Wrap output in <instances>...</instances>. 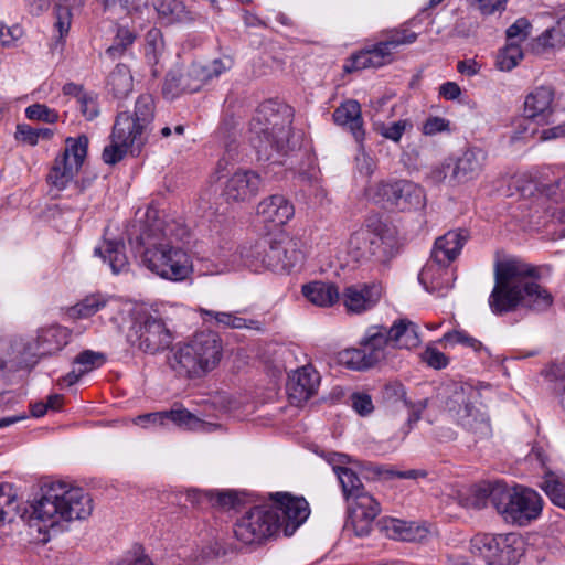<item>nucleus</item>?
Returning <instances> with one entry per match:
<instances>
[{
    "instance_id": "f257e3e1",
    "label": "nucleus",
    "mask_w": 565,
    "mask_h": 565,
    "mask_svg": "<svg viewBox=\"0 0 565 565\" xmlns=\"http://www.w3.org/2000/svg\"><path fill=\"white\" fill-rule=\"evenodd\" d=\"M542 269L520 259L497 263L494 287L488 300L492 313L502 316L520 306L534 311L548 309L553 297L535 281L540 279Z\"/></svg>"
},
{
    "instance_id": "f03ea898",
    "label": "nucleus",
    "mask_w": 565,
    "mask_h": 565,
    "mask_svg": "<svg viewBox=\"0 0 565 565\" xmlns=\"http://www.w3.org/2000/svg\"><path fill=\"white\" fill-rule=\"evenodd\" d=\"M29 524L42 523L54 529L63 522L85 520L93 512L90 495L79 487L64 481L46 482L40 488L36 499L30 504Z\"/></svg>"
},
{
    "instance_id": "7ed1b4c3",
    "label": "nucleus",
    "mask_w": 565,
    "mask_h": 565,
    "mask_svg": "<svg viewBox=\"0 0 565 565\" xmlns=\"http://www.w3.org/2000/svg\"><path fill=\"white\" fill-rule=\"evenodd\" d=\"M174 224L160 223L146 225L138 243L143 247L141 262L157 276L170 280H185L192 273V259L188 252L172 242Z\"/></svg>"
},
{
    "instance_id": "20e7f679",
    "label": "nucleus",
    "mask_w": 565,
    "mask_h": 565,
    "mask_svg": "<svg viewBox=\"0 0 565 565\" xmlns=\"http://www.w3.org/2000/svg\"><path fill=\"white\" fill-rule=\"evenodd\" d=\"M154 119V100L151 95H140L134 107V113L121 111L116 116L110 134V143L103 150V161L116 164L131 153L141 151L148 139L151 124Z\"/></svg>"
},
{
    "instance_id": "39448f33",
    "label": "nucleus",
    "mask_w": 565,
    "mask_h": 565,
    "mask_svg": "<svg viewBox=\"0 0 565 565\" xmlns=\"http://www.w3.org/2000/svg\"><path fill=\"white\" fill-rule=\"evenodd\" d=\"M222 356L221 337L213 331H200L172 347L167 362L178 377L198 380L216 369Z\"/></svg>"
},
{
    "instance_id": "423d86ee",
    "label": "nucleus",
    "mask_w": 565,
    "mask_h": 565,
    "mask_svg": "<svg viewBox=\"0 0 565 565\" xmlns=\"http://www.w3.org/2000/svg\"><path fill=\"white\" fill-rule=\"evenodd\" d=\"M480 393L469 384L454 383L445 390V407L456 422L477 439L492 435L489 416L476 406Z\"/></svg>"
},
{
    "instance_id": "0eeeda50",
    "label": "nucleus",
    "mask_w": 565,
    "mask_h": 565,
    "mask_svg": "<svg viewBox=\"0 0 565 565\" xmlns=\"http://www.w3.org/2000/svg\"><path fill=\"white\" fill-rule=\"evenodd\" d=\"M417 40V33L412 31L406 24L383 30L380 33V40L352 54L343 64L345 73H353L369 67H382L394 61V54L399 47L414 43Z\"/></svg>"
},
{
    "instance_id": "6e6552de",
    "label": "nucleus",
    "mask_w": 565,
    "mask_h": 565,
    "mask_svg": "<svg viewBox=\"0 0 565 565\" xmlns=\"http://www.w3.org/2000/svg\"><path fill=\"white\" fill-rule=\"evenodd\" d=\"M250 142L259 159L269 160L274 152H285L288 146L290 128L270 103L263 104L250 121Z\"/></svg>"
},
{
    "instance_id": "1a4fd4ad",
    "label": "nucleus",
    "mask_w": 565,
    "mask_h": 565,
    "mask_svg": "<svg viewBox=\"0 0 565 565\" xmlns=\"http://www.w3.org/2000/svg\"><path fill=\"white\" fill-rule=\"evenodd\" d=\"M483 497L507 521L519 524L536 519L542 511V500L537 492L531 489H510L507 484L495 482L489 489H483Z\"/></svg>"
},
{
    "instance_id": "9d476101",
    "label": "nucleus",
    "mask_w": 565,
    "mask_h": 565,
    "mask_svg": "<svg viewBox=\"0 0 565 565\" xmlns=\"http://www.w3.org/2000/svg\"><path fill=\"white\" fill-rule=\"evenodd\" d=\"M174 337L166 321L156 311H138L127 333V340L147 354L168 349Z\"/></svg>"
},
{
    "instance_id": "9b49d317",
    "label": "nucleus",
    "mask_w": 565,
    "mask_h": 565,
    "mask_svg": "<svg viewBox=\"0 0 565 565\" xmlns=\"http://www.w3.org/2000/svg\"><path fill=\"white\" fill-rule=\"evenodd\" d=\"M366 195L374 202L399 212L420 211L426 206L425 190L405 179L380 181L366 189Z\"/></svg>"
},
{
    "instance_id": "f8f14e48",
    "label": "nucleus",
    "mask_w": 565,
    "mask_h": 565,
    "mask_svg": "<svg viewBox=\"0 0 565 565\" xmlns=\"http://www.w3.org/2000/svg\"><path fill=\"white\" fill-rule=\"evenodd\" d=\"M470 551L487 565H515L523 555V543L515 533H479L471 539Z\"/></svg>"
},
{
    "instance_id": "ddd939ff",
    "label": "nucleus",
    "mask_w": 565,
    "mask_h": 565,
    "mask_svg": "<svg viewBox=\"0 0 565 565\" xmlns=\"http://www.w3.org/2000/svg\"><path fill=\"white\" fill-rule=\"evenodd\" d=\"M280 515L271 504L255 505L234 524V535L243 544H262L280 530Z\"/></svg>"
},
{
    "instance_id": "4468645a",
    "label": "nucleus",
    "mask_w": 565,
    "mask_h": 565,
    "mask_svg": "<svg viewBox=\"0 0 565 565\" xmlns=\"http://www.w3.org/2000/svg\"><path fill=\"white\" fill-rule=\"evenodd\" d=\"M246 265L258 270L260 267L274 273H289L296 265L298 253L289 242L264 238L256 243L246 255Z\"/></svg>"
},
{
    "instance_id": "2eb2a0df",
    "label": "nucleus",
    "mask_w": 565,
    "mask_h": 565,
    "mask_svg": "<svg viewBox=\"0 0 565 565\" xmlns=\"http://www.w3.org/2000/svg\"><path fill=\"white\" fill-rule=\"evenodd\" d=\"M270 499L274 501L271 505L280 515V529L284 530L286 536L292 535L310 514L309 503L302 497H295L288 492H276L270 494Z\"/></svg>"
},
{
    "instance_id": "dca6fc26",
    "label": "nucleus",
    "mask_w": 565,
    "mask_h": 565,
    "mask_svg": "<svg viewBox=\"0 0 565 565\" xmlns=\"http://www.w3.org/2000/svg\"><path fill=\"white\" fill-rule=\"evenodd\" d=\"M203 64L191 63L185 70L174 68L167 73L162 93L168 98H175L184 93H195L204 84Z\"/></svg>"
},
{
    "instance_id": "f3484780",
    "label": "nucleus",
    "mask_w": 565,
    "mask_h": 565,
    "mask_svg": "<svg viewBox=\"0 0 565 565\" xmlns=\"http://www.w3.org/2000/svg\"><path fill=\"white\" fill-rule=\"evenodd\" d=\"M263 179L253 170L238 169L224 183L222 196L227 203H245L260 191Z\"/></svg>"
},
{
    "instance_id": "a211bd4d",
    "label": "nucleus",
    "mask_w": 565,
    "mask_h": 565,
    "mask_svg": "<svg viewBox=\"0 0 565 565\" xmlns=\"http://www.w3.org/2000/svg\"><path fill=\"white\" fill-rule=\"evenodd\" d=\"M381 396L386 411L392 414L396 413L399 408L408 409L407 424L409 427L420 419L422 413L428 406V398L420 399L416 403L411 402L407 398L405 386L399 382L385 384L382 388Z\"/></svg>"
},
{
    "instance_id": "6ab92c4d",
    "label": "nucleus",
    "mask_w": 565,
    "mask_h": 565,
    "mask_svg": "<svg viewBox=\"0 0 565 565\" xmlns=\"http://www.w3.org/2000/svg\"><path fill=\"white\" fill-rule=\"evenodd\" d=\"M383 288L380 282H360L344 288L342 302L350 313H363L373 309L382 297Z\"/></svg>"
},
{
    "instance_id": "aec40b11",
    "label": "nucleus",
    "mask_w": 565,
    "mask_h": 565,
    "mask_svg": "<svg viewBox=\"0 0 565 565\" xmlns=\"http://www.w3.org/2000/svg\"><path fill=\"white\" fill-rule=\"evenodd\" d=\"M381 228L380 234L372 235L370 262L387 266L399 253V243L396 230L384 222L381 217L373 215V226Z\"/></svg>"
},
{
    "instance_id": "412c9836",
    "label": "nucleus",
    "mask_w": 565,
    "mask_h": 565,
    "mask_svg": "<svg viewBox=\"0 0 565 565\" xmlns=\"http://www.w3.org/2000/svg\"><path fill=\"white\" fill-rule=\"evenodd\" d=\"M449 265L450 263H440L430 257L418 275L419 282L427 291L444 296L455 281V273Z\"/></svg>"
},
{
    "instance_id": "4be33fe9",
    "label": "nucleus",
    "mask_w": 565,
    "mask_h": 565,
    "mask_svg": "<svg viewBox=\"0 0 565 565\" xmlns=\"http://www.w3.org/2000/svg\"><path fill=\"white\" fill-rule=\"evenodd\" d=\"M486 162V151L480 148H469L454 163L449 180L456 184L475 180L483 171Z\"/></svg>"
},
{
    "instance_id": "5701e85b",
    "label": "nucleus",
    "mask_w": 565,
    "mask_h": 565,
    "mask_svg": "<svg viewBox=\"0 0 565 565\" xmlns=\"http://www.w3.org/2000/svg\"><path fill=\"white\" fill-rule=\"evenodd\" d=\"M295 214L292 203L280 194L263 199L257 205V215L273 227L285 225Z\"/></svg>"
},
{
    "instance_id": "b1692460",
    "label": "nucleus",
    "mask_w": 565,
    "mask_h": 565,
    "mask_svg": "<svg viewBox=\"0 0 565 565\" xmlns=\"http://www.w3.org/2000/svg\"><path fill=\"white\" fill-rule=\"evenodd\" d=\"M377 527L386 537L406 542L423 541L429 533L425 524L406 522L394 518H382L377 522Z\"/></svg>"
},
{
    "instance_id": "393cba45",
    "label": "nucleus",
    "mask_w": 565,
    "mask_h": 565,
    "mask_svg": "<svg viewBox=\"0 0 565 565\" xmlns=\"http://www.w3.org/2000/svg\"><path fill=\"white\" fill-rule=\"evenodd\" d=\"M319 384V373L310 365L302 366L292 374L287 384L289 398L300 405L317 393Z\"/></svg>"
},
{
    "instance_id": "a878e982",
    "label": "nucleus",
    "mask_w": 565,
    "mask_h": 565,
    "mask_svg": "<svg viewBox=\"0 0 565 565\" xmlns=\"http://www.w3.org/2000/svg\"><path fill=\"white\" fill-rule=\"evenodd\" d=\"M553 102L554 89L551 86L535 87L525 97L524 113L537 124H547L554 111Z\"/></svg>"
},
{
    "instance_id": "bb28decb",
    "label": "nucleus",
    "mask_w": 565,
    "mask_h": 565,
    "mask_svg": "<svg viewBox=\"0 0 565 565\" xmlns=\"http://www.w3.org/2000/svg\"><path fill=\"white\" fill-rule=\"evenodd\" d=\"M468 239L469 233L465 228L448 231L436 238L430 257L440 263L451 264L459 256Z\"/></svg>"
},
{
    "instance_id": "cd10ccee",
    "label": "nucleus",
    "mask_w": 565,
    "mask_h": 565,
    "mask_svg": "<svg viewBox=\"0 0 565 565\" xmlns=\"http://www.w3.org/2000/svg\"><path fill=\"white\" fill-rule=\"evenodd\" d=\"M381 228L373 226V216L365 220L362 227L353 232L348 242V254L356 263L371 259L372 235L380 234Z\"/></svg>"
},
{
    "instance_id": "c85d7f7f",
    "label": "nucleus",
    "mask_w": 565,
    "mask_h": 565,
    "mask_svg": "<svg viewBox=\"0 0 565 565\" xmlns=\"http://www.w3.org/2000/svg\"><path fill=\"white\" fill-rule=\"evenodd\" d=\"M332 117L337 125L349 129L356 142H363L365 130L363 128V118L359 102L348 99L341 103L334 109Z\"/></svg>"
},
{
    "instance_id": "c756f323",
    "label": "nucleus",
    "mask_w": 565,
    "mask_h": 565,
    "mask_svg": "<svg viewBox=\"0 0 565 565\" xmlns=\"http://www.w3.org/2000/svg\"><path fill=\"white\" fill-rule=\"evenodd\" d=\"M360 344L364 348L374 365L384 360L387 355V350L392 349L390 334L384 326H371L367 328Z\"/></svg>"
},
{
    "instance_id": "7c9ffc66",
    "label": "nucleus",
    "mask_w": 565,
    "mask_h": 565,
    "mask_svg": "<svg viewBox=\"0 0 565 565\" xmlns=\"http://www.w3.org/2000/svg\"><path fill=\"white\" fill-rule=\"evenodd\" d=\"M387 331L392 349L411 350L422 342L418 326L406 318L396 320Z\"/></svg>"
},
{
    "instance_id": "2f4dec72",
    "label": "nucleus",
    "mask_w": 565,
    "mask_h": 565,
    "mask_svg": "<svg viewBox=\"0 0 565 565\" xmlns=\"http://www.w3.org/2000/svg\"><path fill=\"white\" fill-rule=\"evenodd\" d=\"M104 262H107L114 275L127 274L130 263L126 254V246L121 241H105L94 250Z\"/></svg>"
},
{
    "instance_id": "473e14b6",
    "label": "nucleus",
    "mask_w": 565,
    "mask_h": 565,
    "mask_svg": "<svg viewBox=\"0 0 565 565\" xmlns=\"http://www.w3.org/2000/svg\"><path fill=\"white\" fill-rule=\"evenodd\" d=\"M302 295L311 303L329 307L340 298L338 287L332 282L312 281L302 286Z\"/></svg>"
},
{
    "instance_id": "72a5a7b5",
    "label": "nucleus",
    "mask_w": 565,
    "mask_h": 565,
    "mask_svg": "<svg viewBox=\"0 0 565 565\" xmlns=\"http://www.w3.org/2000/svg\"><path fill=\"white\" fill-rule=\"evenodd\" d=\"M205 321L214 320L217 327L231 329H250L258 332L264 331V324L255 319H245L232 312H221L214 310H201Z\"/></svg>"
},
{
    "instance_id": "f704fd0d",
    "label": "nucleus",
    "mask_w": 565,
    "mask_h": 565,
    "mask_svg": "<svg viewBox=\"0 0 565 565\" xmlns=\"http://www.w3.org/2000/svg\"><path fill=\"white\" fill-rule=\"evenodd\" d=\"M70 340L68 330L61 326L43 329L38 335V348L42 354H53L61 351Z\"/></svg>"
},
{
    "instance_id": "c9c22d12",
    "label": "nucleus",
    "mask_w": 565,
    "mask_h": 565,
    "mask_svg": "<svg viewBox=\"0 0 565 565\" xmlns=\"http://www.w3.org/2000/svg\"><path fill=\"white\" fill-rule=\"evenodd\" d=\"M376 516L369 512L356 511V509H347L343 529L344 531H351L356 537H367L371 535Z\"/></svg>"
},
{
    "instance_id": "e433bc0d",
    "label": "nucleus",
    "mask_w": 565,
    "mask_h": 565,
    "mask_svg": "<svg viewBox=\"0 0 565 565\" xmlns=\"http://www.w3.org/2000/svg\"><path fill=\"white\" fill-rule=\"evenodd\" d=\"M107 85L117 98L126 97L132 90V76L127 65L117 64L108 76Z\"/></svg>"
},
{
    "instance_id": "4c0bfd02",
    "label": "nucleus",
    "mask_w": 565,
    "mask_h": 565,
    "mask_svg": "<svg viewBox=\"0 0 565 565\" xmlns=\"http://www.w3.org/2000/svg\"><path fill=\"white\" fill-rule=\"evenodd\" d=\"M333 470L340 481L345 502L355 498L358 494L360 495V493L367 492L361 479L352 469L337 466L333 467Z\"/></svg>"
},
{
    "instance_id": "58836bf2",
    "label": "nucleus",
    "mask_w": 565,
    "mask_h": 565,
    "mask_svg": "<svg viewBox=\"0 0 565 565\" xmlns=\"http://www.w3.org/2000/svg\"><path fill=\"white\" fill-rule=\"evenodd\" d=\"M77 171L78 169L74 168L71 161H67L65 157L58 156L47 175V180L56 189L62 190L73 180Z\"/></svg>"
},
{
    "instance_id": "ea45409f",
    "label": "nucleus",
    "mask_w": 565,
    "mask_h": 565,
    "mask_svg": "<svg viewBox=\"0 0 565 565\" xmlns=\"http://www.w3.org/2000/svg\"><path fill=\"white\" fill-rule=\"evenodd\" d=\"M65 150L60 157H65L74 168L78 169L83 166L87 156L88 138L86 135H81L76 138L68 137L65 140Z\"/></svg>"
},
{
    "instance_id": "a19ab883",
    "label": "nucleus",
    "mask_w": 565,
    "mask_h": 565,
    "mask_svg": "<svg viewBox=\"0 0 565 565\" xmlns=\"http://www.w3.org/2000/svg\"><path fill=\"white\" fill-rule=\"evenodd\" d=\"M539 486L555 505L565 507V481L559 476L548 471Z\"/></svg>"
},
{
    "instance_id": "79ce46f5",
    "label": "nucleus",
    "mask_w": 565,
    "mask_h": 565,
    "mask_svg": "<svg viewBox=\"0 0 565 565\" xmlns=\"http://www.w3.org/2000/svg\"><path fill=\"white\" fill-rule=\"evenodd\" d=\"M17 493L10 483L0 484V525L19 513Z\"/></svg>"
},
{
    "instance_id": "37998d69",
    "label": "nucleus",
    "mask_w": 565,
    "mask_h": 565,
    "mask_svg": "<svg viewBox=\"0 0 565 565\" xmlns=\"http://www.w3.org/2000/svg\"><path fill=\"white\" fill-rule=\"evenodd\" d=\"M153 7L166 23L181 22L186 18L184 4L180 0H153Z\"/></svg>"
},
{
    "instance_id": "c03bdc74",
    "label": "nucleus",
    "mask_w": 565,
    "mask_h": 565,
    "mask_svg": "<svg viewBox=\"0 0 565 565\" xmlns=\"http://www.w3.org/2000/svg\"><path fill=\"white\" fill-rule=\"evenodd\" d=\"M163 414L166 420L169 419L184 429L199 430L204 426L202 419L181 406H177L170 411H163Z\"/></svg>"
},
{
    "instance_id": "a18cd8bd",
    "label": "nucleus",
    "mask_w": 565,
    "mask_h": 565,
    "mask_svg": "<svg viewBox=\"0 0 565 565\" xmlns=\"http://www.w3.org/2000/svg\"><path fill=\"white\" fill-rule=\"evenodd\" d=\"M339 362L348 369L355 371H363L374 366L363 347L341 351L339 353Z\"/></svg>"
},
{
    "instance_id": "49530a36",
    "label": "nucleus",
    "mask_w": 565,
    "mask_h": 565,
    "mask_svg": "<svg viewBox=\"0 0 565 565\" xmlns=\"http://www.w3.org/2000/svg\"><path fill=\"white\" fill-rule=\"evenodd\" d=\"M522 57L520 45L516 42H510L498 53L495 65L500 71L509 72L519 64Z\"/></svg>"
},
{
    "instance_id": "de8ad7c7",
    "label": "nucleus",
    "mask_w": 565,
    "mask_h": 565,
    "mask_svg": "<svg viewBox=\"0 0 565 565\" xmlns=\"http://www.w3.org/2000/svg\"><path fill=\"white\" fill-rule=\"evenodd\" d=\"M54 132L50 128H33L29 125H18L15 131L17 140L35 146L40 139L49 140L53 137Z\"/></svg>"
},
{
    "instance_id": "09e8293b",
    "label": "nucleus",
    "mask_w": 565,
    "mask_h": 565,
    "mask_svg": "<svg viewBox=\"0 0 565 565\" xmlns=\"http://www.w3.org/2000/svg\"><path fill=\"white\" fill-rule=\"evenodd\" d=\"M163 43L160 30L151 29L146 35L145 57L149 65L156 66L159 63Z\"/></svg>"
},
{
    "instance_id": "8fccbe9b",
    "label": "nucleus",
    "mask_w": 565,
    "mask_h": 565,
    "mask_svg": "<svg viewBox=\"0 0 565 565\" xmlns=\"http://www.w3.org/2000/svg\"><path fill=\"white\" fill-rule=\"evenodd\" d=\"M106 305V299L102 295H90L72 308L74 316L78 318H88L98 312Z\"/></svg>"
},
{
    "instance_id": "3c124183",
    "label": "nucleus",
    "mask_w": 565,
    "mask_h": 565,
    "mask_svg": "<svg viewBox=\"0 0 565 565\" xmlns=\"http://www.w3.org/2000/svg\"><path fill=\"white\" fill-rule=\"evenodd\" d=\"M136 40V35L127 28H119L114 43L106 50V54L111 58H117L124 54Z\"/></svg>"
},
{
    "instance_id": "603ef678",
    "label": "nucleus",
    "mask_w": 565,
    "mask_h": 565,
    "mask_svg": "<svg viewBox=\"0 0 565 565\" xmlns=\"http://www.w3.org/2000/svg\"><path fill=\"white\" fill-rule=\"evenodd\" d=\"M347 509H356V511L369 512L372 515H379L381 512V504L370 493H360L355 498L347 501Z\"/></svg>"
},
{
    "instance_id": "864d4df0",
    "label": "nucleus",
    "mask_w": 565,
    "mask_h": 565,
    "mask_svg": "<svg viewBox=\"0 0 565 565\" xmlns=\"http://www.w3.org/2000/svg\"><path fill=\"white\" fill-rule=\"evenodd\" d=\"M104 363V354L92 350L81 352L74 360V364L81 369V372L84 373V375L92 370L99 367Z\"/></svg>"
},
{
    "instance_id": "5fc2aeb1",
    "label": "nucleus",
    "mask_w": 565,
    "mask_h": 565,
    "mask_svg": "<svg viewBox=\"0 0 565 565\" xmlns=\"http://www.w3.org/2000/svg\"><path fill=\"white\" fill-rule=\"evenodd\" d=\"M542 374L553 384V390L559 394H565V365L553 363L546 367Z\"/></svg>"
},
{
    "instance_id": "6e6d98bb",
    "label": "nucleus",
    "mask_w": 565,
    "mask_h": 565,
    "mask_svg": "<svg viewBox=\"0 0 565 565\" xmlns=\"http://www.w3.org/2000/svg\"><path fill=\"white\" fill-rule=\"evenodd\" d=\"M25 116L31 120H39L49 124H54L58 120L57 111L42 104H34L26 107Z\"/></svg>"
},
{
    "instance_id": "4d7b16f0",
    "label": "nucleus",
    "mask_w": 565,
    "mask_h": 565,
    "mask_svg": "<svg viewBox=\"0 0 565 565\" xmlns=\"http://www.w3.org/2000/svg\"><path fill=\"white\" fill-rule=\"evenodd\" d=\"M444 340L451 344H462L471 348L475 352H479L483 349L482 343L469 335L465 330H452L444 335Z\"/></svg>"
},
{
    "instance_id": "13d9d810",
    "label": "nucleus",
    "mask_w": 565,
    "mask_h": 565,
    "mask_svg": "<svg viewBox=\"0 0 565 565\" xmlns=\"http://www.w3.org/2000/svg\"><path fill=\"white\" fill-rule=\"evenodd\" d=\"M530 22L525 18H520L507 29V38L510 42H516L519 44L526 40L530 34Z\"/></svg>"
},
{
    "instance_id": "bf43d9fd",
    "label": "nucleus",
    "mask_w": 565,
    "mask_h": 565,
    "mask_svg": "<svg viewBox=\"0 0 565 565\" xmlns=\"http://www.w3.org/2000/svg\"><path fill=\"white\" fill-rule=\"evenodd\" d=\"M372 471L380 476L384 477L386 479L388 478H398V479H417V478H425L427 476L426 471L424 470H405V471H394L390 469H385L381 466H376L372 469Z\"/></svg>"
},
{
    "instance_id": "052dcab7",
    "label": "nucleus",
    "mask_w": 565,
    "mask_h": 565,
    "mask_svg": "<svg viewBox=\"0 0 565 565\" xmlns=\"http://www.w3.org/2000/svg\"><path fill=\"white\" fill-rule=\"evenodd\" d=\"M233 65V62L231 58L222 60V58H215L211 63L204 65L203 64V71H204V82L207 83L209 81L218 77L226 71H228Z\"/></svg>"
},
{
    "instance_id": "680f3d73",
    "label": "nucleus",
    "mask_w": 565,
    "mask_h": 565,
    "mask_svg": "<svg viewBox=\"0 0 565 565\" xmlns=\"http://www.w3.org/2000/svg\"><path fill=\"white\" fill-rule=\"evenodd\" d=\"M353 409L361 416H367L374 411L372 397L366 393L355 392L351 395Z\"/></svg>"
},
{
    "instance_id": "e2e57ef3",
    "label": "nucleus",
    "mask_w": 565,
    "mask_h": 565,
    "mask_svg": "<svg viewBox=\"0 0 565 565\" xmlns=\"http://www.w3.org/2000/svg\"><path fill=\"white\" fill-rule=\"evenodd\" d=\"M82 115L87 120H93L99 115V108L96 97L85 94L81 95L77 100Z\"/></svg>"
},
{
    "instance_id": "0e129e2a",
    "label": "nucleus",
    "mask_w": 565,
    "mask_h": 565,
    "mask_svg": "<svg viewBox=\"0 0 565 565\" xmlns=\"http://www.w3.org/2000/svg\"><path fill=\"white\" fill-rule=\"evenodd\" d=\"M411 126L406 120H398L392 122L388 126L382 125L379 128L380 134L394 142H398L406 130V127Z\"/></svg>"
},
{
    "instance_id": "69168bd1",
    "label": "nucleus",
    "mask_w": 565,
    "mask_h": 565,
    "mask_svg": "<svg viewBox=\"0 0 565 565\" xmlns=\"http://www.w3.org/2000/svg\"><path fill=\"white\" fill-rule=\"evenodd\" d=\"M507 0H469L471 7L478 9L483 15H490L502 11Z\"/></svg>"
},
{
    "instance_id": "338daca9",
    "label": "nucleus",
    "mask_w": 565,
    "mask_h": 565,
    "mask_svg": "<svg viewBox=\"0 0 565 565\" xmlns=\"http://www.w3.org/2000/svg\"><path fill=\"white\" fill-rule=\"evenodd\" d=\"M241 500L235 491L214 492V500L211 504H216L223 509H235Z\"/></svg>"
},
{
    "instance_id": "774afa93",
    "label": "nucleus",
    "mask_w": 565,
    "mask_h": 565,
    "mask_svg": "<svg viewBox=\"0 0 565 565\" xmlns=\"http://www.w3.org/2000/svg\"><path fill=\"white\" fill-rule=\"evenodd\" d=\"M423 360L431 367L440 370L447 366V356L437 349L428 348L424 354Z\"/></svg>"
}]
</instances>
